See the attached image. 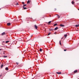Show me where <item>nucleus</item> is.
I'll use <instances>...</instances> for the list:
<instances>
[{"label":"nucleus","mask_w":79,"mask_h":79,"mask_svg":"<svg viewBox=\"0 0 79 79\" xmlns=\"http://www.w3.org/2000/svg\"><path fill=\"white\" fill-rule=\"evenodd\" d=\"M60 26H61V27H64V25L63 24H60Z\"/></svg>","instance_id":"f257e3e1"},{"label":"nucleus","mask_w":79,"mask_h":79,"mask_svg":"<svg viewBox=\"0 0 79 79\" xmlns=\"http://www.w3.org/2000/svg\"><path fill=\"white\" fill-rule=\"evenodd\" d=\"M35 27L36 29H37V26L36 25H35Z\"/></svg>","instance_id":"f03ea898"},{"label":"nucleus","mask_w":79,"mask_h":79,"mask_svg":"<svg viewBox=\"0 0 79 79\" xmlns=\"http://www.w3.org/2000/svg\"><path fill=\"white\" fill-rule=\"evenodd\" d=\"M56 74H61V72H56Z\"/></svg>","instance_id":"7ed1b4c3"},{"label":"nucleus","mask_w":79,"mask_h":79,"mask_svg":"<svg viewBox=\"0 0 79 79\" xmlns=\"http://www.w3.org/2000/svg\"><path fill=\"white\" fill-rule=\"evenodd\" d=\"M58 29V27H56L54 29V31H56Z\"/></svg>","instance_id":"20e7f679"},{"label":"nucleus","mask_w":79,"mask_h":79,"mask_svg":"<svg viewBox=\"0 0 79 79\" xmlns=\"http://www.w3.org/2000/svg\"><path fill=\"white\" fill-rule=\"evenodd\" d=\"M5 34V32H4L2 34V35H4Z\"/></svg>","instance_id":"39448f33"},{"label":"nucleus","mask_w":79,"mask_h":79,"mask_svg":"<svg viewBox=\"0 0 79 79\" xmlns=\"http://www.w3.org/2000/svg\"><path fill=\"white\" fill-rule=\"evenodd\" d=\"M7 26H10L11 23H7Z\"/></svg>","instance_id":"423d86ee"},{"label":"nucleus","mask_w":79,"mask_h":79,"mask_svg":"<svg viewBox=\"0 0 79 79\" xmlns=\"http://www.w3.org/2000/svg\"><path fill=\"white\" fill-rule=\"evenodd\" d=\"M5 69L6 70V71H8V68L6 67L5 68Z\"/></svg>","instance_id":"0eeeda50"},{"label":"nucleus","mask_w":79,"mask_h":79,"mask_svg":"<svg viewBox=\"0 0 79 79\" xmlns=\"http://www.w3.org/2000/svg\"><path fill=\"white\" fill-rule=\"evenodd\" d=\"M27 4H29V3H30V0H28L27 1Z\"/></svg>","instance_id":"6e6552de"},{"label":"nucleus","mask_w":79,"mask_h":79,"mask_svg":"<svg viewBox=\"0 0 79 79\" xmlns=\"http://www.w3.org/2000/svg\"><path fill=\"white\" fill-rule=\"evenodd\" d=\"M67 35H64V37H65V38H66V37H67Z\"/></svg>","instance_id":"1a4fd4ad"},{"label":"nucleus","mask_w":79,"mask_h":79,"mask_svg":"<svg viewBox=\"0 0 79 79\" xmlns=\"http://www.w3.org/2000/svg\"><path fill=\"white\" fill-rule=\"evenodd\" d=\"M77 70H75L74 72V73H77Z\"/></svg>","instance_id":"9d476101"},{"label":"nucleus","mask_w":79,"mask_h":79,"mask_svg":"<svg viewBox=\"0 0 79 79\" xmlns=\"http://www.w3.org/2000/svg\"><path fill=\"white\" fill-rule=\"evenodd\" d=\"M23 7V8L24 10H26V9H27V8H26V7Z\"/></svg>","instance_id":"9b49d317"},{"label":"nucleus","mask_w":79,"mask_h":79,"mask_svg":"<svg viewBox=\"0 0 79 79\" xmlns=\"http://www.w3.org/2000/svg\"><path fill=\"white\" fill-rule=\"evenodd\" d=\"M27 5L26 4H24L23 5V7H24L25 6H26Z\"/></svg>","instance_id":"f8f14e48"},{"label":"nucleus","mask_w":79,"mask_h":79,"mask_svg":"<svg viewBox=\"0 0 79 79\" xmlns=\"http://www.w3.org/2000/svg\"><path fill=\"white\" fill-rule=\"evenodd\" d=\"M8 42H9V41H6V44H7V43H8Z\"/></svg>","instance_id":"ddd939ff"},{"label":"nucleus","mask_w":79,"mask_h":79,"mask_svg":"<svg viewBox=\"0 0 79 79\" xmlns=\"http://www.w3.org/2000/svg\"><path fill=\"white\" fill-rule=\"evenodd\" d=\"M52 23V21L49 22L48 23V24H50V23Z\"/></svg>","instance_id":"4468645a"},{"label":"nucleus","mask_w":79,"mask_h":79,"mask_svg":"<svg viewBox=\"0 0 79 79\" xmlns=\"http://www.w3.org/2000/svg\"><path fill=\"white\" fill-rule=\"evenodd\" d=\"M75 26L77 27H79V26H78V25H76Z\"/></svg>","instance_id":"2eb2a0df"},{"label":"nucleus","mask_w":79,"mask_h":79,"mask_svg":"<svg viewBox=\"0 0 79 79\" xmlns=\"http://www.w3.org/2000/svg\"><path fill=\"white\" fill-rule=\"evenodd\" d=\"M54 29H51L50 30L52 31H54Z\"/></svg>","instance_id":"dca6fc26"},{"label":"nucleus","mask_w":79,"mask_h":79,"mask_svg":"<svg viewBox=\"0 0 79 79\" xmlns=\"http://www.w3.org/2000/svg\"><path fill=\"white\" fill-rule=\"evenodd\" d=\"M42 49H41V48H40V52H42Z\"/></svg>","instance_id":"f3484780"},{"label":"nucleus","mask_w":79,"mask_h":79,"mask_svg":"<svg viewBox=\"0 0 79 79\" xmlns=\"http://www.w3.org/2000/svg\"><path fill=\"white\" fill-rule=\"evenodd\" d=\"M16 5H19V4H18V3H17L16 4Z\"/></svg>","instance_id":"a211bd4d"},{"label":"nucleus","mask_w":79,"mask_h":79,"mask_svg":"<svg viewBox=\"0 0 79 79\" xmlns=\"http://www.w3.org/2000/svg\"><path fill=\"white\" fill-rule=\"evenodd\" d=\"M4 58H6L7 57V56H3Z\"/></svg>","instance_id":"6ab92c4d"},{"label":"nucleus","mask_w":79,"mask_h":79,"mask_svg":"<svg viewBox=\"0 0 79 79\" xmlns=\"http://www.w3.org/2000/svg\"><path fill=\"white\" fill-rule=\"evenodd\" d=\"M59 43H60V45H61V41H60H60Z\"/></svg>","instance_id":"aec40b11"},{"label":"nucleus","mask_w":79,"mask_h":79,"mask_svg":"<svg viewBox=\"0 0 79 79\" xmlns=\"http://www.w3.org/2000/svg\"><path fill=\"white\" fill-rule=\"evenodd\" d=\"M74 2L73 1H72V4H74Z\"/></svg>","instance_id":"412c9836"},{"label":"nucleus","mask_w":79,"mask_h":79,"mask_svg":"<svg viewBox=\"0 0 79 79\" xmlns=\"http://www.w3.org/2000/svg\"><path fill=\"white\" fill-rule=\"evenodd\" d=\"M56 25H57V24L56 23L54 24V26H56Z\"/></svg>","instance_id":"4be33fe9"},{"label":"nucleus","mask_w":79,"mask_h":79,"mask_svg":"<svg viewBox=\"0 0 79 79\" xmlns=\"http://www.w3.org/2000/svg\"><path fill=\"white\" fill-rule=\"evenodd\" d=\"M3 64H2L1 65V68H2V67H3Z\"/></svg>","instance_id":"5701e85b"},{"label":"nucleus","mask_w":79,"mask_h":79,"mask_svg":"<svg viewBox=\"0 0 79 79\" xmlns=\"http://www.w3.org/2000/svg\"><path fill=\"white\" fill-rule=\"evenodd\" d=\"M22 4H24V2H22Z\"/></svg>","instance_id":"b1692460"},{"label":"nucleus","mask_w":79,"mask_h":79,"mask_svg":"<svg viewBox=\"0 0 79 79\" xmlns=\"http://www.w3.org/2000/svg\"><path fill=\"white\" fill-rule=\"evenodd\" d=\"M50 35V33L48 34V35Z\"/></svg>","instance_id":"393cba45"},{"label":"nucleus","mask_w":79,"mask_h":79,"mask_svg":"<svg viewBox=\"0 0 79 79\" xmlns=\"http://www.w3.org/2000/svg\"><path fill=\"white\" fill-rule=\"evenodd\" d=\"M66 50H67L66 49H64V52H65V51H66Z\"/></svg>","instance_id":"a878e982"},{"label":"nucleus","mask_w":79,"mask_h":79,"mask_svg":"<svg viewBox=\"0 0 79 79\" xmlns=\"http://www.w3.org/2000/svg\"><path fill=\"white\" fill-rule=\"evenodd\" d=\"M58 18H60V16H58Z\"/></svg>","instance_id":"bb28decb"},{"label":"nucleus","mask_w":79,"mask_h":79,"mask_svg":"<svg viewBox=\"0 0 79 79\" xmlns=\"http://www.w3.org/2000/svg\"><path fill=\"white\" fill-rule=\"evenodd\" d=\"M16 64L18 65V63H16Z\"/></svg>","instance_id":"cd10ccee"},{"label":"nucleus","mask_w":79,"mask_h":79,"mask_svg":"<svg viewBox=\"0 0 79 79\" xmlns=\"http://www.w3.org/2000/svg\"><path fill=\"white\" fill-rule=\"evenodd\" d=\"M3 54H5V52H3Z\"/></svg>","instance_id":"c85d7f7f"},{"label":"nucleus","mask_w":79,"mask_h":79,"mask_svg":"<svg viewBox=\"0 0 79 79\" xmlns=\"http://www.w3.org/2000/svg\"><path fill=\"white\" fill-rule=\"evenodd\" d=\"M63 39V37H62V38H61V39Z\"/></svg>","instance_id":"c756f323"},{"label":"nucleus","mask_w":79,"mask_h":79,"mask_svg":"<svg viewBox=\"0 0 79 79\" xmlns=\"http://www.w3.org/2000/svg\"><path fill=\"white\" fill-rule=\"evenodd\" d=\"M0 50H1V49H0Z\"/></svg>","instance_id":"7c9ffc66"},{"label":"nucleus","mask_w":79,"mask_h":79,"mask_svg":"<svg viewBox=\"0 0 79 79\" xmlns=\"http://www.w3.org/2000/svg\"><path fill=\"white\" fill-rule=\"evenodd\" d=\"M19 40V39H18V40Z\"/></svg>","instance_id":"2f4dec72"},{"label":"nucleus","mask_w":79,"mask_h":79,"mask_svg":"<svg viewBox=\"0 0 79 79\" xmlns=\"http://www.w3.org/2000/svg\"><path fill=\"white\" fill-rule=\"evenodd\" d=\"M0 77H1V75H0Z\"/></svg>","instance_id":"473e14b6"},{"label":"nucleus","mask_w":79,"mask_h":79,"mask_svg":"<svg viewBox=\"0 0 79 79\" xmlns=\"http://www.w3.org/2000/svg\"><path fill=\"white\" fill-rule=\"evenodd\" d=\"M78 10H79V9H78Z\"/></svg>","instance_id":"72a5a7b5"},{"label":"nucleus","mask_w":79,"mask_h":79,"mask_svg":"<svg viewBox=\"0 0 79 79\" xmlns=\"http://www.w3.org/2000/svg\"><path fill=\"white\" fill-rule=\"evenodd\" d=\"M0 63H1V62H0Z\"/></svg>","instance_id":"f704fd0d"},{"label":"nucleus","mask_w":79,"mask_h":79,"mask_svg":"<svg viewBox=\"0 0 79 79\" xmlns=\"http://www.w3.org/2000/svg\"><path fill=\"white\" fill-rule=\"evenodd\" d=\"M1 9H0V10Z\"/></svg>","instance_id":"c9c22d12"}]
</instances>
